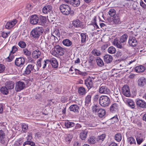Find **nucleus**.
<instances>
[{
    "instance_id": "nucleus-1",
    "label": "nucleus",
    "mask_w": 146,
    "mask_h": 146,
    "mask_svg": "<svg viewBox=\"0 0 146 146\" xmlns=\"http://www.w3.org/2000/svg\"><path fill=\"white\" fill-rule=\"evenodd\" d=\"M43 31V29L42 27H36L31 31L30 33L31 36L34 38H38L42 34Z\"/></svg>"
},
{
    "instance_id": "nucleus-2",
    "label": "nucleus",
    "mask_w": 146,
    "mask_h": 146,
    "mask_svg": "<svg viewBox=\"0 0 146 146\" xmlns=\"http://www.w3.org/2000/svg\"><path fill=\"white\" fill-rule=\"evenodd\" d=\"M39 68L35 64H30L27 66L25 72L26 74L28 75L31 72H37Z\"/></svg>"
},
{
    "instance_id": "nucleus-3",
    "label": "nucleus",
    "mask_w": 146,
    "mask_h": 146,
    "mask_svg": "<svg viewBox=\"0 0 146 146\" xmlns=\"http://www.w3.org/2000/svg\"><path fill=\"white\" fill-rule=\"evenodd\" d=\"M110 100L109 98L106 95L101 96L99 99L100 104L102 106L106 107L108 106L110 103Z\"/></svg>"
},
{
    "instance_id": "nucleus-4",
    "label": "nucleus",
    "mask_w": 146,
    "mask_h": 146,
    "mask_svg": "<svg viewBox=\"0 0 146 146\" xmlns=\"http://www.w3.org/2000/svg\"><path fill=\"white\" fill-rule=\"evenodd\" d=\"M59 8L61 12L64 15H68L71 13V8L67 5L62 4L60 6Z\"/></svg>"
},
{
    "instance_id": "nucleus-5",
    "label": "nucleus",
    "mask_w": 146,
    "mask_h": 146,
    "mask_svg": "<svg viewBox=\"0 0 146 146\" xmlns=\"http://www.w3.org/2000/svg\"><path fill=\"white\" fill-rule=\"evenodd\" d=\"M99 92L101 94H108L110 92V90L104 84H102L100 86L98 90Z\"/></svg>"
},
{
    "instance_id": "nucleus-6",
    "label": "nucleus",
    "mask_w": 146,
    "mask_h": 146,
    "mask_svg": "<svg viewBox=\"0 0 146 146\" xmlns=\"http://www.w3.org/2000/svg\"><path fill=\"white\" fill-rule=\"evenodd\" d=\"M25 87V84L23 82L21 81L17 82L15 84V90L17 92H19Z\"/></svg>"
},
{
    "instance_id": "nucleus-7",
    "label": "nucleus",
    "mask_w": 146,
    "mask_h": 146,
    "mask_svg": "<svg viewBox=\"0 0 146 146\" xmlns=\"http://www.w3.org/2000/svg\"><path fill=\"white\" fill-rule=\"evenodd\" d=\"M25 63V59L22 57L17 58L15 61V65L17 66L21 67Z\"/></svg>"
},
{
    "instance_id": "nucleus-8",
    "label": "nucleus",
    "mask_w": 146,
    "mask_h": 146,
    "mask_svg": "<svg viewBox=\"0 0 146 146\" xmlns=\"http://www.w3.org/2000/svg\"><path fill=\"white\" fill-rule=\"evenodd\" d=\"M123 94L125 96L129 97L131 95L129 87L127 85H124L122 88Z\"/></svg>"
},
{
    "instance_id": "nucleus-9",
    "label": "nucleus",
    "mask_w": 146,
    "mask_h": 146,
    "mask_svg": "<svg viewBox=\"0 0 146 146\" xmlns=\"http://www.w3.org/2000/svg\"><path fill=\"white\" fill-rule=\"evenodd\" d=\"M39 19V18L37 15H33L30 17V23L33 25H36L38 22Z\"/></svg>"
},
{
    "instance_id": "nucleus-10",
    "label": "nucleus",
    "mask_w": 146,
    "mask_h": 146,
    "mask_svg": "<svg viewBox=\"0 0 146 146\" xmlns=\"http://www.w3.org/2000/svg\"><path fill=\"white\" fill-rule=\"evenodd\" d=\"M26 138L27 141L23 143V146H25L26 145H29L31 146H35V143L31 141L32 138V137L31 135H28Z\"/></svg>"
},
{
    "instance_id": "nucleus-11",
    "label": "nucleus",
    "mask_w": 146,
    "mask_h": 146,
    "mask_svg": "<svg viewBox=\"0 0 146 146\" xmlns=\"http://www.w3.org/2000/svg\"><path fill=\"white\" fill-rule=\"evenodd\" d=\"M129 44L132 46H135L137 44V40L136 38L131 36L129 37L128 40Z\"/></svg>"
},
{
    "instance_id": "nucleus-12",
    "label": "nucleus",
    "mask_w": 146,
    "mask_h": 146,
    "mask_svg": "<svg viewBox=\"0 0 146 146\" xmlns=\"http://www.w3.org/2000/svg\"><path fill=\"white\" fill-rule=\"evenodd\" d=\"M92 79L90 77L86 79L85 80V84L89 89L91 88L93 86Z\"/></svg>"
},
{
    "instance_id": "nucleus-13",
    "label": "nucleus",
    "mask_w": 146,
    "mask_h": 146,
    "mask_svg": "<svg viewBox=\"0 0 146 146\" xmlns=\"http://www.w3.org/2000/svg\"><path fill=\"white\" fill-rule=\"evenodd\" d=\"M17 23V20L14 19L13 21L7 22L5 25V28L8 29H9L13 27Z\"/></svg>"
},
{
    "instance_id": "nucleus-14",
    "label": "nucleus",
    "mask_w": 146,
    "mask_h": 146,
    "mask_svg": "<svg viewBox=\"0 0 146 146\" xmlns=\"http://www.w3.org/2000/svg\"><path fill=\"white\" fill-rule=\"evenodd\" d=\"M119 106L117 104H113L110 107V110L112 113L117 112L118 111Z\"/></svg>"
},
{
    "instance_id": "nucleus-15",
    "label": "nucleus",
    "mask_w": 146,
    "mask_h": 146,
    "mask_svg": "<svg viewBox=\"0 0 146 146\" xmlns=\"http://www.w3.org/2000/svg\"><path fill=\"white\" fill-rule=\"evenodd\" d=\"M55 50L60 56H62L64 53V49L59 45H56L55 47Z\"/></svg>"
},
{
    "instance_id": "nucleus-16",
    "label": "nucleus",
    "mask_w": 146,
    "mask_h": 146,
    "mask_svg": "<svg viewBox=\"0 0 146 146\" xmlns=\"http://www.w3.org/2000/svg\"><path fill=\"white\" fill-rule=\"evenodd\" d=\"M52 7L50 5H47L44 7L42 9V13L44 14L48 13L52 9Z\"/></svg>"
},
{
    "instance_id": "nucleus-17",
    "label": "nucleus",
    "mask_w": 146,
    "mask_h": 146,
    "mask_svg": "<svg viewBox=\"0 0 146 146\" xmlns=\"http://www.w3.org/2000/svg\"><path fill=\"white\" fill-rule=\"evenodd\" d=\"M136 104L137 107L144 108H145L146 103L143 100H139L137 101Z\"/></svg>"
},
{
    "instance_id": "nucleus-18",
    "label": "nucleus",
    "mask_w": 146,
    "mask_h": 146,
    "mask_svg": "<svg viewBox=\"0 0 146 146\" xmlns=\"http://www.w3.org/2000/svg\"><path fill=\"white\" fill-rule=\"evenodd\" d=\"M122 43L120 42V41H119L117 38H115L113 42V44L119 48H122L123 46Z\"/></svg>"
},
{
    "instance_id": "nucleus-19",
    "label": "nucleus",
    "mask_w": 146,
    "mask_h": 146,
    "mask_svg": "<svg viewBox=\"0 0 146 146\" xmlns=\"http://www.w3.org/2000/svg\"><path fill=\"white\" fill-rule=\"evenodd\" d=\"M104 59L105 62L108 63L111 62L113 60V57L109 54H106L104 57Z\"/></svg>"
},
{
    "instance_id": "nucleus-20",
    "label": "nucleus",
    "mask_w": 146,
    "mask_h": 146,
    "mask_svg": "<svg viewBox=\"0 0 146 146\" xmlns=\"http://www.w3.org/2000/svg\"><path fill=\"white\" fill-rule=\"evenodd\" d=\"M70 110L71 111H73L76 113L78 112L79 107L77 105L74 104L71 105L69 107Z\"/></svg>"
},
{
    "instance_id": "nucleus-21",
    "label": "nucleus",
    "mask_w": 146,
    "mask_h": 146,
    "mask_svg": "<svg viewBox=\"0 0 146 146\" xmlns=\"http://www.w3.org/2000/svg\"><path fill=\"white\" fill-rule=\"evenodd\" d=\"M50 64H51L53 67L56 68L58 67V62L55 58H52L50 60Z\"/></svg>"
},
{
    "instance_id": "nucleus-22",
    "label": "nucleus",
    "mask_w": 146,
    "mask_h": 146,
    "mask_svg": "<svg viewBox=\"0 0 146 146\" xmlns=\"http://www.w3.org/2000/svg\"><path fill=\"white\" fill-rule=\"evenodd\" d=\"M62 43L64 46L67 47H70L72 45V42L68 39H64L62 41Z\"/></svg>"
},
{
    "instance_id": "nucleus-23",
    "label": "nucleus",
    "mask_w": 146,
    "mask_h": 146,
    "mask_svg": "<svg viewBox=\"0 0 146 146\" xmlns=\"http://www.w3.org/2000/svg\"><path fill=\"white\" fill-rule=\"evenodd\" d=\"M146 82V79L144 77H141L138 80V85L140 86H143L145 84Z\"/></svg>"
},
{
    "instance_id": "nucleus-24",
    "label": "nucleus",
    "mask_w": 146,
    "mask_h": 146,
    "mask_svg": "<svg viewBox=\"0 0 146 146\" xmlns=\"http://www.w3.org/2000/svg\"><path fill=\"white\" fill-rule=\"evenodd\" d=\"M145 70V67L142 65L137 66L135 68V71L138 73L143 72Z\"/></svg>"
},
{
    "instance_id": "nucleus-25",
    "label": "nucleus",
    "mask_w": 146,
    "mask_h": 146,
    "mask_svg": "<svg viewBox=\"0 0 146 146\" xmlns=\"http://www.w3.org/2000/svg\"><path fill=\"white\" fill-rule=\"evenodd\" d=\"M126 102L128 105L132 108H134L135 107L134 102L130 99H128L126 100Z\"/></svg>"
},
{
    "instance_id": "nucleus-26",
    "label": "nucleus",
    "mask_w": 146,
    "mask_h": 146,
    "mask_svg": "<svg viewBox=\"0 0 146 146\" xmlns=\"http://www.w3.org/2000/svg\"><path fill=\"white\" fill-rule=\"evenodd\" d=\"M88 131L87 130H85L84 131H82L80 133V136L82 140H84L86 138Z\"/></svg>"
},
{
    "instance_id": "nucleus-27",
    "label": "nucleus",
    "mask_w": 146,
    "mask_h": 146,
    "mask_svg": "<svg viewBox=\"0 0 146 146\" xmlns=\"http://www.w3.org/2000/svg\"><path fill=\"white\" fill-rule=\"evenodd\" d=\"M80 3L79 0H71L70 2V4L74 7L79 6Z\"/></svg>"
},
{
    "instance_id": "nucleus-28",
    "label": "nucleus",
    "mask_w": 146,
    "mask_h": 146,
    "mask_svg": "<svg viewBox=\"0 0 146 146\" xmlns=\"http://www.w3.org/2000/svg\"><path fill=\"white\" fill-rule=\"evenodd\" d=\"M40 52L38 50H36L33 52L32 56L34 58H37L40 57Z\"/></svg>"
},
{
    "instance_id": "nucleus-29",
    "label": "nucleus",
    "mask_w": 146,
    "mask_h": 146,
    "mask_svg": "<svg viewBox=\"0 0 146 146\" xmlns=\"http://www.w3.org/2000/svg\"><path fill=\"white\" fill-rule=\"evenodd\" d=\"M121 21L119 17L115 15L113 18V23L115 24H119L121 23Z\"/></svg>"
},
{
    "instance_id": "nucleus-30",
    "label": "nucleus",
    "mask_w": 146,
    "mask_h": 146,
    "mask_svg": "<svg viewBox=\"0 0 146 146\" xmlns=\"http://www.w3.org/2000/svg\"><path fill=\"white\" fill-rule=\"evenodd\" d=\"M92 96L91 94H89L86 96L85 98V104L87 106L90 104Z\"/></svg>"
},
{
    "instance_id": "nucleus-31",
    "label": "nucleus",
    "mask_w": 146,
    "mask_h": 146,
    "mask_svg": "<svg viewBox=\"0 0 146 146\" xmlns=\"http://www.w3.org/2000/svg\"><path fill=\"white\" fill-rule=\"evenodd\" d=\"M128 38L127 35L126 34H124L122 35L120 38V42L122 43L125 44Z\"/></svg>"
},
{
    "instance_id": "nucleus-32",
    "label": "nucleus",
    "mask_w": 146,
    "mask_h": 146,
    "mask_svg": "<svg viewBox=\"0 0 146 146\" xmlns=\"http://www.w3.org/2000/svg\"><path fill=\"white\" fill-rule=\"evenodd\" d=\"M5 84L6 87L8 89H12L14 88V84L12 82H6Z\"/></svg>"
},
{
    "instance_id": "nucleus-33",
    "label": "nucleus",
    "mask_w": 146,
    "mask_h": 146,
    "mask_svg": "<svg viewBox=\"0 0 146 146\" xmlns=\"http://www.w3.org/2000/svg\"><path fill=\"white\" fill-rule=\"evenodd\" d=\"M98 115L100 117H103L106 114L105 110L103 109H100L98 112Z\"/></svg>"
},
{
    "instance_id": "nucleus-34",
    "label": "nucleus",
    "mask_w": 146,
    "mask_h": 146,
    "mask_svg": "<svg viewBox=\"0 0 146 146\" xmlns=\"http://www.w3.org/2000/svg\"><path fill=\"white\" fill-rule=\"evenodd\" d=\"M81 24V22L78 19L74 20L72 22V25L75 27H80Z\"/></svg>"
},
{
    "instance_id": "nucleus-35",
    "label": "nucleus",
    "mask_w": 146,
    "mask_h": 146,
    "mask_svg": "<svg viewBox=\"0 0 146 146\" xmlns=\"http://www.w3.org/2000/svg\"><path fill=\"white\" fill-rule=\"evenodd\" d=\"M72 135L71 134H69L66 135L65 137V141L67 144H69L72 138Z\"/></svg>"
},
{
    "instance_id": "nucleus-36",
    "label": "nucleus",
    "mask_w": 146,
    "mask_h": 146,
    "mask_svg": "<svg viewBox=\"0 0 146 146\" xmlns=\"http://www.w3.org/2000/svg\"><path fill=\"white\" fill-rule=\"evenodd\" d=\"M64 125L65 126L68 128L74 127L75 124L73 122L66 121L65 122Z\"/></svg>"
},
{
    "instance_id": "nucleus-37",
    "label": "nucleus",
    "mask_w": 146,
    "mask_h": 146,
    "mask_svg": "<svg viewBox=\"0 0 146 146\" xmlns=\"http://www.w3.org/2000/svg\"><path fill=\"white\" fill-rule=\"evenodd\" d=\"M78 92L79 94L81 95H85L86 93L85 88L83 87H80L78 89Z\"/></svg>"
},
{
    "instance_id": "nucleus-38",
    "label": "nucleus",
    "mask_w": 146,
    "mask_h": 146,
    "mask_svg": "<svg viewBox=\"0 0 146 146\" xmlns=\"http://www.w3.org/2000/svg\"><path fill=\"white\" fill-rule=\"evenodd\" d=\"M127 141L130 145L136 143V141L135 139L132 137H128L127 138Z\"/></svg>"
},
{
    "instance_id": "nucleus-39",
    "label": "nucleus",
    "mask_w": 146,
    "mask_h": 146,
    "mask_svg": "<svg viewBox=\"0 0 146 146\" xmlns=\"http://www.w3.org/2000/svg\"><path fill=\"white\" fill-rule=\"evenodd\" d=\"M8 89L6 87H2L0 91L1 93L3 94L6 95L8 93Z\"/></svg>"
},
{
    "instance_id": "nucleus-40",
    "label": "nucleus",
    "mask_w": 146,
    "mask_h": 146,
    "mask_svg": "<svg viewBox=\"0 0 146 146\" xmlns=\"http://www.w3.org/2000/svg\"><path fill=\"white\" fill-rule=\"evenodd\" d=\"M97 65L99 66L102 67L104 65V63L102 60L99 57H98L96 60Z\"/></svg>"
},
{
    "instance_id": "nucleus-41",
    "label": "nucleus",
    "mask_w": 146,
    "mask_h": 146,
    "mask_svg": "<svg viewBox=\"0 0 146 146\" xmlns=\"http://www.w3.org/2000/svg\"><path fill=\"white\" fill-rule=\"evenodd\" d=\"M92 110L94 113H98L99 110L100 109L98 105H94L92 107Z\"/></svg>"
},
{
    "instance_id": "nucleus-42",
    "label": "nucleus",
    "mask_w": 146,
    "mask_h": 146,
    "mask_svg": "<svg viewBox=\"0 0 146 146\" xmlns=\"http://www.w3.org/2000/svg\"><path fill=\"white\" fill-rule=\"evenodd\" d=\"M92 54L95 56H99L101 54L100 50H97L96 49H94L92 51Z\"/></svg>"
},
{
    "instance_id": "nucleus-43",
    "label": "nucleus",
    "mask_w": 146,
    "mask_h": 146,
    "mask_svg": "<svg viewBox=\"0 0 146 146\" xmlns=\"http://www.w3.org/2000/svg\"><path fill=\"white\" fill-rule=\"evenodd\" d=\"M108 51L109 53L113 54L115 53L116 50L114 47L111 46L108 48Z\"/></svg>"
},
{
    "instance_id": "nucleus-44",
    "label": "nucleus",
    "mask_w": 146,
    "mask_h": 146,
    "mask_svg": "<svg viewBox=\"0 0 146 146\" xmlns=\"http://www.w3.org/2000/svg\"><path fill=\"white\" fill-rule=\"evenodd\" d=\"M122 137L121 134L120 133H118L115 135V139L116 141L119 142L121 141L122 139Z\"/></svg>"
},
{
    "instance_id": "nucleus-45",
    "label": "nucleus",
    "mask_w": 146,
    "mask_h": 146,
    "mask_svg": "<svg viewBox=\"0 0 146 146\" xmlns=\"http://www.w3.org/2000/svg\"><path fill=\"white\" fill-rule=\"evenodd\" d=\"M105 135L104 134H102L98 137L97 139V141L99 142H101L103 141L105 138Z\"/></svg>"
},
{
    "instance_id": "nucleus-46",
    "label": "nucleus",
    "mask_w": 146,
    "mask_h": 146,
    "mask_svg": "<svg viewBox=\"0 0 146 146\" xmlns=\"http://www.w3.org/2000/svg\"><path fill=\"white\" fill-rule=\"evenodd\" d=\"M21 126L22 131L24 132H27L28 128V125L23 123L22 124Z\"/></svg>"
},
{
    "instance_id": "nucleus-47",
    "label": "nucleus",
    "mask_w": 146,
    "mask_h": 146,
    "mask_svg": "<svg viewBox=\"0 0 146 146\" xmlns=\"http://www.w3.org/2000/svg\"><path fill=\"white\" fill-rule=\"evenodd\" d=\"M95 139L94 136L91 137L88 140V143L90 144H93L95 142Z\"/></svg>"
},
{
    "instance_id": "nucleus-48",
    "label": "nucleus",
    "mask_w": 146,
    "mask_h": 146,
    "mask_svg": "<svg viewBox=\"0 0 146 146\" xmlns=\"http://www.w3.org/2000/svg\"><path fill=\"white\" fill-rule=\"evenodd\" d=\"M18 45L21 48H24L26 46V43L23 41H20L18 43Z\"/></svg>"
},
{
    "instance_id": "nucleus-49",
    "label": "nucleus",
    "mask_w": 146,
    "mask_h": 146,
    "mask_svg": "<svg viewBox=\"0 0 146 146\" xmlns=\"http://www.w3.org/2000/svg\"><path fill=\"white\" fill-rule=\"evenodd\" d=\"M109 15L111 17H113L115 15V11L113 9H111L110 10L109 12Z\"/></svg>"
},
{
    "instance_id": "nucleus-50",
    "label": "nucleus",
    "mask_w": 146,
    "mask_h": 146,
    "mask_svg": "<svg viewBox=\"0 0 146 146\" xmlns=\"http://www.w3.org/2000/svg\"><path fill=\"white\" fill-rule=\"evenodd\" d=\"M81 37V41L82 43L85 42L86 40V36L84 33H81L80 35Z\"/></svg>"
},
{
    "instance_id": "nucleus-51",
    "label": "nucleus",
    "mask_w": 146,
    "mask_h": 146,
    "mask_svg": "<svg viewBox=\"0 0 146 146\" xmlns=\"http://www.w3.org/2000/svg\"><path fill=\"white\" fill-rule=\"evenodd\" d=\"M12 54L13 53H12L11 54H10L9 56H8L7 58V60L9 62L11 61L13 59L14 56Z\"/></svg>"
},
{
    "instance_id": "nucleus-52",
    "label": "nucleus",
    "mask_w": 146,
    "mask_h": 146,
    "mask_svg": "<svg viewBox=\"0 0 146 146\" xmlns=\"http://www.w3.org/2000/svg\"><path fill=\"white\" fill-rule=\"evenodd\" d=\"M50 60L48 59L44 61H43L42 63L43 64V68H45L47 64H48L49 66L50 64Z\"/></svg>"
},
{
    "instance_id": "nucleus-53",
    "label": "nucleus",
    "mask_w": 146,
    "mask_h": 146,
    "mask_svg": "<svg viewBox=\"0 0 146 146\" xmlns=\"http://www.w3.org/2000/svg\"><path fill=\"white\" fill-rule=\"evenodd\" d=\"M120 93L119 89L117 88H115L114 89V94L116 95V97H118V95Z\"/></svg>"
},
{
    "instance_id": "nucleus-54",
    "label": "nucleus",
    "mask_w": 146,
    "mask_h": 146,
    "mask_svg": "<svg viewBox=\"0 0 146 146\" xmlns=\"http://www.w3.org/2000/svg\"><path fill=\"white\" fill-rule=\"evenodd\" d=\"M23 52L24 54L27 56H29L31 54L30 52L26 48L23 49Z\"/></svg>"
},
{
    "instance_id": "nucleus-55",
    "label": "nucleus",
    "mask_w": 146,
    "mask_h": 146,
    "mask_svg": "<svg viewBox=\"0 0 146 146\" xmlns=\"http://www.w3.org/2000/svg\"><path fill=\"white\" fill-rule=\"evenodd\" d=\"M136 139L137 144L139 145L143 141L142 138H140L139 137H137Z\"/></svg>"
},
{
    "instance_id": "nucleus-56",
    "label": "nucleus",
    "mask_w": 146,
    "mask_h": 146,
    "mask_svg": "<svg viewBox=\"0 0 146 146\" xmlns=\"http://www.w3.org/2000/svg\"><path fill=\"white\" fill-rule=\"evenodd\" d=\"M5 134L2 130H0V139H1L5 137Z\"/></svg>"
},
{
    "instance_id": "nucleus-57",
    "label": "nucleus",
    "mask_w": 146,
    "mask_h": 146,
    "mask_svg": "<svg viewBox=\"0 0 146 146\" xmlns=\"http://www.w3.org/2000/svg\"><path fill=\"white\" fill-rule=\"evenodd\" d=\"M9 32L7 33L5 32H3L1 33L2 36L4 38H6L8 36V34H9Z\"/></svg>"
},
{
    "instance_id": "nucleus-58",
    "label": "nucleus",
    "mask_w": 146,
    "mask_h": 146,
    "mask_svg": "<svg viewBox=\"0 0 146 146\" xmlns=\"http://www.w3.org/2000/svg\"><path fill=\"white\" fill-rule=\"evenodd\" d=\"M5 66L2 64H0V73H2L5 70Z\"/></svg>"
},
{
    "instance_id": "nucleus-59",
    "label": "nucleus",
    "mask_w": 146,
    "mask_h": 146,
    "mask_svg": "<svg viewBox=\"0 0 146 146\" xmlns=\"http://www.w3.org/2000/svg\"><path fill=\"white\" fill-rule=\"evenodd\" d=\"M53 34L56 35L58 36H59L60 35L59 30L58 29H56L55 31H54Z\"/></svg>"
},
{
    "instance_id": "nucleus-60",
    "label": "nucleus",
    "mask_w": 146,
    "mask_h": 146,
    "mask_svg": "<svg viewBox=\"0 0 146 146\" xmlns=\"http://www.w3.org/2000/svg\"><path fill=\"white\" fill-rule=\"evenodd\" d=\"M18 50L17 48L15 46H13L12 48V50L11 51L12 53L14 54Z\"/></svg>"
},
{
    "instance_id": "nucleus-61",
    "label": "nucleus",
    "mask_w": 146,
    "mask_h": 146,
    "mask_svg": "<svg viewBox=\"0 0 146 146\" xmlns=\"http://www.w3.org/2000/svg\"><path fill=\"white\" fill-rule=\"evenodd\" d=\"M40 20L42 23H45L46 22V18L43 16H41L40 17Z\"/></svg>"
},
{
    "instance_id": "nucleus-62",
    "label": "nucleus",
    "mask_w": 146,
    "mask_h": 146,
    "mask_svg": "<svg viewBox=\"0 0 146 146\" xmlns=\"http://www.w3.org/2000/svg\"><path fill=\"white\" fill-rule=\"evenodd\" d=\"M140 5L143 8L146 9V5L143 1L140 2Z\"/></svg>"
},
{
    "instance_id": "nucleus-63",
    "label": "nucleus",
    "mask_w": 146,
    "mask_h": 146,
    "mask_svg": "<svg viewBox=\"0 0 146 146\" xmlns=\"http://www.w3.org/2000/svg\"><path fill=\"white\" fill-rule=\"evenodd\" d=\"M111 119L113 120L114 122H117L118 121V119L117 117V116H115L111 118Z\"/></svg>"
},
{
    "instance_id": "nucleus-64",
    "label": "nucleus",
    "mask_w": 146,
    "mask_h": 146,
    "mask_svg": "<svg viewBox=\"0 0 146 146\" xmlns=\"http://www.w3.org/2000/svg\"><path fill=\"white\" fill-rule=\"evenodd\" d=\"M51 53L53 56H56L58 55L57 53L56 52V51L55 50H53L51 51Z\"/></svg>"
}]
</instances>
